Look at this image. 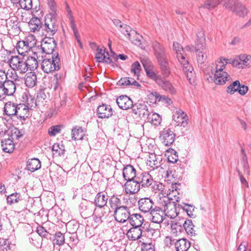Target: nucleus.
Wrapping results in <instances>:
<instances>
[{"label":"nucleus","mask_w":251,"mask_h":251,"mask_svg":"<svg viewBox=\"0 0 251 251\" xmlns=\"http://www.w3.org/2000/svg\"><path fill=\"white\" fill-rule=\"evenodd\" d=\"M152 47L159 65L161 77L163 79H166L171 74V69L165 49L156 41L152 42Z\"/></svg>","instance_id":"nucleus-1"},{"label":"nucleus","mask_w":251,"mask_h":251,"mask_svg":"<svg viewBox=\"0 0 251 251\" xmlns=\"http://www.w3.org/2000/svg\"><path fill=\"white\" fill-rule=\"evenodd\" d=\"M205 78L209 82H213L216 85H223L231 79V77L226 72L218 69L215 70L212 66H208L204 71Z\"/></svg>","instance_id":"nucleus-2"},{"label":"nucleus","mask_w":251,"mask_h":251,"mask_svg":"<svg viewBox=\"0 0 251 251\" xmlns=\"http://www.w3.org/2000/svg\"><path fill=\"white\" fill-rule=\"evenodd\" d=\"M173 49L176 52V58L180 63L187 78L190 80L195 73L193 71V68L185 58L186 54L183 48L177 42H174Z\"/></svg>","instance_id":"nucleus-3"},{"label":"nucleus","mask_w":251,"mask_h":251,"mask_svg":"<svg viewBox=\"0 0 251 251\" xmlns=\"http://www.w3.org/2000/svg\"><path fill=\"white\" fill-rule=\"evenodd\" d=\"M16 90L13 80L7 79V75L4 71L0 70V100L6 96H13Z\"/></svg>","instance_id":"nucleus-4"},{"label":"nucleus","mask_w":251,"mask_h":251,"mask_svg":"<svg viewBox=\"0 0 251 251\" xmlns=\"http://www.w3.org/2000/svg\"><path fill=\"white\" fill-rule=\"evenodd\" d=\"M8 63L11 69L15 71V74L12 73L11 76L13 80H17L18 79L17 74L23 75L26 72V65L24 57L12 56L8 60Z\"/></svg>","instance_id":"nucleus-5"},{"label":"nucleus","mask_w":251,"mask_h":251,"mask_svg":"<svg viewBox=\"0 0 251 251\" xmlns=\"http://www.w3.org/2000/svg\"><path fill=\"white\" fill-rule=\"evenodd\" d=\"M144 67L147 76L151 79L154 80L160 87L171 94H174L175 93V89L169 81L163 79L161 75H157L151 70L149 69L144 64Z\"/></svg>","instance_id":"nucleus-6"},{"label":"nucleus","mask_w":251,"mask_h":251,"mask_svg":"<svg viewBox=\"0 0 251 251\" xmlns=\"http://www.w3.org/2000/svg\"><path fill=\"white\" fill-rule=\"evenodd\" d=\"M158 204L162 208L165 215L171 218H174L178 215L176 204L168 197H163L158 200Z\"/></svg>","instance_id":"nucleus-7"},{"label":"nucleus","mask_w":251,"mask_h":251,"mask_svg":"<svg viewBox=\"0 0 251 251\" xmlns=\"http://www.w3.org/2000/svg\"><path fill=\"white\" fill-rule=\"evenodd\" d=\"M58 27L56 17L53 15H47L45 17L44 24L42 26V35L45 37L52 36L57 31Z\"/></svg>","instance_id":"nucleus-8"},{"label":"nucleus","mask_w":251,"mask_h":251,"mask_svg":"<svg viewBox=\"0 0 251 251\" xmlns=\"http://www.w3.org/2000/svg\"><path fill=\"white\" fill-rule=\"evenodd\" d=\"M60 58L58 53H54L48 58L43 59L42 62V69L43 71L47 74L55 71H58L60 69Z\"/></svg>","instance_id":"nucleus-9"},{"label":"nucleus","mask_w":251,"mask_h":251,"mask_svg":"<svg viewBox=\"0 0 251 251\" xmlns=\"http://www.w3.org/2000/svg\"><path fill=\"white\" fill-rule=\"evenodd\" d=\"M196 51L197 53V61L199 64H203L207 59V55L205 52L200 51L201 49L203 50L205 46V37L203 30L199 31L197 34V39L196 42Z\"/></svg>","instance_id":"nucleus-10"},{"label":"nucleus","mask_w":251,"mask_h":251,"mask_svg":"<svg viewBox=\"0 0 251 251\" xmlns=\"http://www.w3.org/2000/svg\"><path fill=\"white\" fill-rule=\"evenodd\" d=\"M226 63H230L234 67L244 68L251 65V56L247 54H241L235 59H226Z\"/></svg>","instance_id":"nucleus-11"},{"label":"nucleus","mask_w":251,"mask_h":251,"mask_svg":"<svg viewBox=\"0 0 251 251\" xmlns=\"http://www.w3.org/2000/svg\"><path fill=\"white\" fill-rule=\"evenodd\" d=\"M56 46V43L53 38L50 37H45L42 39L40 48H38L42 52L49 54L51 56L53 54Z\"/></svg>","instance_id":"nucleus-12"},{"label":"nucleus","mask_w":251,"mask_h":251,"mask_svg":"<svg viewBox=\"0 0 251 251\" xmlns=\"http://www.w3.org/2000/svg\"><path fill=\"white\" fill-rule=\"evenodd\" d=\"M226 7L235 12L239 17H244L248 13V10L246 7L238 1L231 0V3L226 4Z\"/></svg>","instance_id":"nucleus-13"},{"label":"nucleus","mask_w":251,"mask_h":251,"mask_svg":"<svg viewBox=\"0 0 251 251\" xmlns=\"http://www.w3.org/2000/svg\"><path fill=\"white\" fill-rule=\"evenodd\" d=\"M31 39V37L26 38L24 40L19 41L17 44V50L18 53L23 57L32 48L35 43L32 42Z\"/></svg>","instance_id":"nucleus-14"},{"label":"nucleus","mask_w":251,"mask_h":251,"mask_svg":"<svg viewBox=\"0 0 251 251\" xmlns=\"http://www.w3.org/2000/svg\"><path fill=\"white\" fill-rule=\"evenodd\" d=\"M176 134L170 128H164L160 133V138L166 146H169L173 144L175 140Z\"/></svg>","instance_id":"nucleus-15"},{"label":"nucleus","mask_w":251,"mask_h":251,"mask_svg":"<svg viewBox=\"0 0 251 251\" xmlns=\"http://www.w3.org/2000/svg\"><path fill=\"white\" fill-rule=\"evenodd\" d=\"M130 215L129 209L125 206L119 207L114 211L115 219L119 223L126 222L129 220Z\"/></svg>","instance_id":"nucleus-16"},{"label":"nucleus","mask_w":251,"mask_h":251,"mask_svg":"<svg viewBox=\"0 0 251 251\" xmlns=\"http://www.w3.org/2000/svg\"><path fill=\"white\" fill-rule=\"evenodd\" d=\"M124 186L125 192L127 194L133 195L137 193L140 189V186L137 177L133 179L127 180Z\"/></svg>","instance_id":"nucleus-17"},{"label":"nucleus","mask_w":251,"mask_h":251,"mask_svg":"<svg viewBox=\"0 0 251 251\" xmlns=\"http://www.w3.org/2000/svg\"><path fill=\"white\" fill-rule=\"evenodd\" d=\"M150 219L152 222L156 224L161 223L165 214L162 208L160 205L155 206L150 212Z\"/></svg>","instance_id":"nucleus-18"},{"label":"nucleus","mask_w":251,"mask_h":251,"mask_svg":"<svg viewBox=\"0 0 251 251\" xmlns=\"http://www.w3.org/2000/svg\"><path fill=\"white\" fill-rule=\"evenodd\" d=\"M133 112L143 119H146L151 111L145 103H136L132 109Z\"/></svg>","instance_id":"nucleus-19"},{"label":"nucleus","mask_w":251,"mask_h":251,"mask_svg":"<svg viewBox=\"0 0 251 251\" xmlns=\"http://www.w3.org/2000/svg\"><path fill=\"white\" fill-rule=\"evenodd\" d=\"M173 119L177 123V126L185 127L187 124L188 117L184 112L180 109H176L174 111Z\"/></svg>","instance_id":"nucleus-20"},{"label":"nucleus","mask_w":251,"mask_h":251,"mask_svg":"<svg viewBox=\"0 0 251 251\" xmlns=\"http://www.w3.org/2000/svg\"><path fill=\"white\" fill-rule=\"evenodd\" d=\"M27 101L28 106L24 103H20L18 104L17 110L16 111V116L21 120L25 121L26 118L30 116V113L29 112V106H30V103H29L28 98L27 99Z\"/></svg>","instance_id":"nucleus-21"},{"label":"nucleus","mask_w":251,"mask_h":251,"mask_svg":"<svg viewBox=\"0 0 251 251\" xmlns=\"http://www.w3.org/2000/svg\"><path fill=\"white\" fill-rule=\"evenodd\" d=\"M138 203L139 209L144 213L150 212L154 204L153 201L150 198H142L138 201Z\"/></svg>","instance_id":"nucleus-22"},{"label":"nucleus","mask_w":251,"mask_h":251,"mask_svg":"<svg viewBox=\"0 0 251 251\" xmlns=\"http://www.w3.org/2000/svg\"><path fill=\"white\" fill-rule=\"evenodd\" d=\"M116 102L118 106L123 110H126L133 106L131 99L126 95L120 96L117 98Z\"/></svg>","instance_id":"nucleus-23"},{"label":"nucleus","mask_w":251,"mask_h":251,"mask_svg":"<svg viewBox=\"0 0 251 251\" xmlns=\"http://www.w3.org/2000/svg\"><path fill=\"white\" fill-rule=\"evenodd\" d=\"M97 113L100 118H108L112 115V109L110 105L102 104L97 108Z\"/></svg>","instance_id":"nucleus-24"},{"label":"nucleus","mask_w":251,"mask_h":251,"mask_svg":"<svg viewBox=\"0 0 251 251\" xmlns=\"http://www.w3.org/2000/svg\"><path fill=\"white\" fill-rule=\"evenodd\" d=\"M175 244L176 251H187L190 247V243L185 238L180 239L175 241L171 240V244Z\"/></svg>","instance_id":"nucleus-25"},{"label":"nucleus","mask_w":251,"mask_h":251,"mask_svg":"<svg viewBox=\"0 0 251 251\" xmlns=\"http://www.w3.org/2000/svg\"><path fill=\"white\" fill-rule=\"evenodd\" d=\"M33 56H28L25 59L26 65V72L29 71H33L37 68L38 63L37 59H38V52H34Z\"/></svg>","instance_id":"nucleus-26"},{"label":"nucleus","mask_w":251,"mask_h":251,"mask_svg":"<svg viewBox=\"0 0 251 251\" xmlns=\"http://www.w3.org/2000/svg\"><path fill=\"white\" fill-rule=\"evenodd\" d=\"M137 178L140 186L143 187H148L153 182L152 176L148 173H143Z\"/></svg>","instance_id":"nucleus-27"},{"label":"nucleus","mask_w":251,"mask_h":251,"mask_svg":"<svg viewBox=\"0 0 251 251\" xmlns=\"http://www.w3.org/2000/svg\"><path fill=\"white\" fill-rule=\"evenodd\" d=\"M142 233V227H132L127 231L126 235L130 240L135 241L141 237Z\"/></svg>","instance_id":"nucleus-28"},{"label":"nucleus","mask_w":251,"mask_h":251,"mask_svg":"<svg viewBox=\"0 0 251 251\" xmlns=\"http://www.w3.org/2000/svg\"><path fill=\"white\" fill-rule=\"evenodd\" d=\"M108 196L106 193L99 192L94 199L95 205L99 207H104L107 204Z\"/></svg>","instance_id":"nucleus-29"},{"label":"nucleus","mask_w":251,"mask_h":251,"mask_svg":"<svg viewBox=\"0 0 251 251\" xmlns=\"http://www.w3.org/2000/svg\"><path fill=\"white\" fill-rule=\"evenodd\" d=\"M123 176L125 180L135 178L137 177L135 169L131 165H126L123 169Z\"/></svg>","instance_id":"nucleus-30"},{"label":"nucleus","mask_w":251,"mask_h":251,"mask_svg":"<svg viewBox=\"0 0 251 251\" xmlns=\"http://www.w3.org/2000/svg\"><path fill=\"white\" fill-rule=\"evenodd\" d=\"M28 26L31 32H36L42 30L43 24L39 18L33 17L28 22Z\"/></svg>","instance_id":"nucleus-31"},{"label":"nucleus","mask_w":251,"mask_h":251,"mask_svg":"<svg viewBox=\"0 0 251 251\" xmlns=\"http://www.w3.org/2000/svg\"><path fill=\"white\" fill-rule=\"evenodd\" d=\"M128 220L132 227H142L144 218L139 214H133L130 215Z\"/></svg>","instance_id":"nucleus-32"},{"label":"nucleus","mask_w":251,"mask_h":251,"mask_svg":"<svg viewBox=\"0 0 251 251\" xmlns=\"http://www.w3.org/2000/svg\"><path fill=\"white\" fill-rule=\"evenodd\" d=\"M17 107L18 104L8 101L4 105V112L6 115L10 117L16 116L17 111L16 110H17Z\"/></svg>","instance_id":"nucleus-33"},{"label":"nucleus","mask_w":251,"mask_h":251,"mask_svg":"<svg viewBox=\"0 0 251 251\" xmlns=\"http://www.w3.org/2000/svg\"><path fill=\"white\" fill-rule=\"evenodd\" d=\"M37 82V76L34 73H27L25 76V85L30 88L34 87Z\"/></svg>","instance_id":"nucleus-34"},{"label":"nucleus","mask_w":251,"mask_h":251,"mask_svg":"<svg viewBox=\"0 0 251 251\" xmlns=\"http://www.w3.org/2000/svg\"><path fill=\"white\" fill-rule=\"evenodd\" d=\"M161 157L156 156L155 154L151 153L150 155L148 160V164L152 168L153 170L157 169L160 165Z\"/></svg>","instance_id":"nucleus-35"},{"label":"nucleus","mask_w":251,"mask_h":251,"mask_svg":"<svg viewBox=\"0 0 251 251\" xmlns=\"http://www.w3.org/2000/svg\"><path fill=\"white\" fill-rule=\"evenodd\" d=\"M26 168L29 171L33 172L41 168V162L37 158L29 159L27 162Z\"/></svg>","instance_id":"nucleus-36"},{"label":"nucleus","mask_w":251,"mask_h":251,"mask_svg":"<svg viewBox=\"0 0 251 251\" xmlns=\"http://www.w3.org/2000/svg\"><path fill=\"white\" fill-rule=\"evenodd\" d=\"M146 120L148 122H150L152 125L157 126L160 124L162 119L158 114L151 111Z\"/></svg>","instance_id":"nucleus-37"},{"label":"nucleus","mask_w":251,"mask_h":251,"mask_svg":"<svg viewBox=\"0 0 251 251\" xmlns=\"http://www.w3.org/2000/svg\"><path fill=\"white\" fill-rule=\"evenodd\" d=\"M2 150L7 153L12 152L14 149V144L12 140L6 139L1 141Z\"/></svg>","instance_id":"nucleus-38"},{"label":"nucleus","mask_w":251,"mask_h":251,"mask_svg":"<svg viewBox=\"0 0 251 251\" xmlns=\"http://www.w3.org/2000/svg\"><path fill=\"white\" fill-rule=\"evenodd\" d=\"M84 136V131L81 127H75L72 130V138L74 140H82Z\"/></svg>","instance_id":"nucleus-39"},{"label":"nucleus","mask_w":251,"mask_h":251,"mask_svg":"<svg viewBox=\"0 0 251 251\" xmlns=\"http://www.w3.org/2000/svg\"><path fill=\"white\" fill-rule=\"evenodd\" d=\"M113 23L117 27H118V28H124V29H126V32H129V33H128L129 36L135 34V31L134 30L131 29L129 26L126 24H122V22L120 20L118 19H114L113 20Z\"/></svg>","instance_id":"nucleus-40"},{"label":"nucleus","mask_w":251,"mask_h":251,"mask_svg":"<svg viewBox=\"0 0 251 251\" xmlns=\"http://www.w3.org/2000/svg\"><path fill=\"white\" fill-rule=\"evenodd\" d=\"M183 226L186 232L191 236L196 234V230L194 229V226L191 220H187L183 224Z\"/></svg>","instance_id":"nucleus-41"},{"label":"nucleus","mask_w":251,"mask_h":251,"mask_svg":"<svg viewBox=\"0 0 251 251\" xmlns=\"http://www.w3.org/2000/svg\"><path fill=\"white\" fill-rule=\"evenodd\" d=\"M54 155L61 156L64 153L65 148L62 144L55 143L52 147Z\"/></svg>","instance_id":"nucleus-42"},{"label":"nucleus","mask_w":251,"mask_h":251,"mask_svg":"<svg viewBox=\"0 0 251 251\" xmlns=\"http://www.w3.org/2000/svg\"><path fill=\"white\" fill-rule=\"evenodd\" d=\"M109 203L110 207L113 209L116 210L119 207H121V200L116 196L112 197L109 200Z\"/></svg>","instance_id":"nucleus-43"},{"label":"nucleus","mask_w":251,"mask_h":251,"mask_svg":"<svg viewBox=\"0 0 251 251\" xmlns=\"http://www.w3.org/2000/svg\"><path fill=\"white\" fill-rule=\"evenodd\" d=\"M65 237L61 232H57L54 235V238L53 239V244L61 246L64 243Z\"/></svg>","instance_id":"nucleus-44"},{"label":"nucleus","mask_w":251,"mask_h":251,"mask_svg":"<svg viewBox=\"0 0 251 251\" xmlns=\"http://www.w3.org/2000/svg\"><path fill=\"white\" fill-rule=\"evenodd\" d=\"M6 200L7 203L9 204L17 203L20 200H21V195L19 193H13L8 196L7 197Z\"/></svg>","instance_id":"nucleus-45"},{"label":"nucleus","mask_w":251,"mask_h":251,"mask_svg":"<svg viewBox=\"0 0 251 251\" xmlns=\"http://www.w3.org/2000/svg\"><path fill=\"white\" fill-rule=\"evenodd\" d=\"M240 86V81L236 80L231 83L226 88V92L230 94H233L236 91H238L239 86Z\"/></svg>","instance_id":"nucleus-46"},{"label":"nucleus","mask_w":251,"mask_h":251,"mask_svg":"<svg viewBox=\"0 0 251 251\" xmlns=\"http://www.w3.org/2000/svg\"><path fill=\"white\" fill-rule=\"evenodd\" d=\"M183 204H184L183 206L181 205L180 206L186 212L187 215L191 218L195 217V215L193 213L195 210V207L193 205L187 204L186 203Z\"/></svg>","instance_id":"nucleus-47"},{"label":"nucleus","mask_w":251,"mask_h":251,"mask_svg":"<svg viewBox=\"0 0 251 251\" xmlns=\"http://www.w3.org/2000/svg\"><path fill=\"white\" fill-rule=\"evenodd\" d=\"M107 215V212L105 211V208L99 207L94 209L93 214V216H99L102 219Z\"/></svg>","instance_id":"nucleus-48"},{"label":"nucleus","mask_w":251,"mask_h":251,"mask_svg":"<svg viewBox=\"0 0 251 251\" xmlns=\"http://www.w3.org/2000/svg\"><path fill=\"white\" fill-rule=\"evenodd\" d=\"M19 2L21 7L24 9L28 10L32 7V0H19Z\"/></svg>","instance_id":"nucleus-49"},{"label":"nucleus","mask_w":251,"mask_h":251,"mask_svg":"<svg viewBox=\"0 0 251 251\" xmlns=\"http://www.w3.org/2000/svg\"><path fill=\"white\" fill-rule=\"evenodd\" d=\"M105 50H103L101 49L98 48L96 53V58L98 62H103L105 58Z\"/></svg>","instance_id":"nucleus-50"},{"label":"nucleus","mask_w":251,"mask_h":251,"mask_svg":"<svg viewBox=\"0 0 251 251\" xmlns=\"http://www.w3.org/2000/svg\"><path fill=\"white\" fill-rule=\"evenodd\" d=\"M141 70V65L139 62L136 61L132 65L131 71L134 75L138 76Z\"/></svg>","instance_id":"nucleus-51"},{"label":"nucleus","mask_w":251,"mask_h":251,"mask_svg":"<svg viewBox=\"0 0 251 251\" xmlns=\"http://www.w3.org/2000/svg\"><path fill=\"white\" fill-rule=\"evenodd\" d=\"M124 200L126 201V202L127 205H129L130 206H132L133 205H135L136 203L137 200L135 196L134 195L130 196L126 195L125 198Z\"/></svg>","instance_id":"nucleus-52"},{"label":"nucleus","mask_w":251,"mask_h":251,"mask_svg":"<svg viewBox=\"0 0 251 251\" xmlns=\"http://www.w3.org/2000/svg\"><path fill=\"white\" fill-rule=\"evenodd\" d=\"M219 3V0H206L204 6L208 9H212Z\"/></svg>","instance_id":"nucleus-53"},{"label":"nucleus","mask_w":251,"mask_h":251,"mask_svg":"<svg viewBox=\"0 0 251 251\" xmlns=\"http://www.w3.org/2000/svg\"><path fill=\"white\" fill-rule=\"evenodd\" d=\"M48 3L50 9V12L48 15H53L54 17H56L55 3L54 0H48Z\"/></svg>","instance_id":"nucleus-54"},{"label":"nucleus","mask_w":251,"mask_h":251,"mask_svg":"<svg viewBox=\"0 0 251 251\" xmlns=\"http://www.w3.org/2000/svg\"><path fill=\"white\" fill-rule=\"evenodd\" d=\"M60 127L59 126H51L49 129V134L50 136H55L60 131Z\"/></svg>","instance_id":"nucleus-55"},{"label":"nucleus","mask_w":251,"mask_h":251,"mask_svg":"<svg viewBox=\"0 0 251 251\" xmlns=\"http://www.w3.org/2000/svg\"><path fill=\"white\" fill-rule=\"evenodd\" d=\"M225 58H221L220 61L218 62V64L216 65L215 68V70H218V69H221V70L224 71L226 65L227 64L226 63L227 60Z\"/></svg>","instance_id":"nucleus-56"},{"label":"nucleus","mask_w":251,"mask_h":251,"mask_svg":"<svg viewBox=\"0 0 251 251\" xmlns=\"http://www.w3.org/2000/svg\"><path fill=\"white\" fill-rule=\"evenodd\" d=\"M142 251H155L154 246L152 243H143Z\"/></svg>","instance_id":"nucleus-57"},{"label":"nucleus","mask_w":251,"mask_h":251,"mask_svg":"<svg viewBox=\"0 0 251 251\" xmlns=\"http://www.w3.org/2000/svg\"><path fill=\"white\" fill-rule=\"evenodd\" d=\"M142 38L141 36H140L136 32V35H134L131 36V38L128 39L130 41H131L133 43L137 45H140L141 44V38Z\"/></svg>","instance_id":"nucleus-58"},{"label":"nucleus","mask_w":251,"mask_h":251,"mask_svg":"<svg viewBox=\"0 0 251 251\" xmlns=\"http://www.w3.org/2000/svg\"><path fill=\"white\" fill-rule=\"evenodd\" d=\"M126 78V86L133 85L136 87L140 86V85L134 78L131 77Z\"/></svg>","instance_id":"nucleus-59"},{"label":"nucleus","mask_w":251,"mask_h":251,"mask_svg":"<svg viewBox=\"0 0 251 251\" xmlns=\"http://www.w3.org/2000/svg\"><path fill=\"white\" fill-rule=\"evenodd\" d=\"M36 231L37 233L41 237H46L49 233L43 226H39L37 228Z\"/></svg>","instance_id":"nucleus-60"},{"label":"nucleus","mask_w":251,"mask_h":251,"mask_svg":"<svg viewBox=\"0 0 251 251\" xmlns=\"http://www.w3.org/2000/svg\"><path fill=\"white\" fill-rule=\"evenodd\" d=\"M249 89L247 86L242 85H241L240 84V86H239V89H238V92L241 95H245L248 92Z\"/></svg>","instance_id":"nucleus-61"},{"label":"nucleus","mask_w":251,"mask_h":251,"mask_svg":"<svg viewBox=\"0 0 251 251\" xmlns=\"http://www.w3.org/2000/svg\"><path fill=\"white\" fill-rule=\"evenodd\" d=\"M241 164L243 168L244 172L246 175H250V167L248 162H241Z\"/></svg>","instance_id":"nucleus-62"},{"label":"nucleus","mask_w":251,"mask_h":251,"mask_svg":"<svg viewBox=\"0 0 251 251\" xmlns=\"http://www.w3.org/2000/svg\"><path fill=\"white\" fill-rule=\"evenodd\" d=\"M175 171L172 170H168L165 174V177L168 178V180H171L172 178H175Z\"/></svg>","instance_id":"nucleus-63"},{"label":"nucleus","mask_w":251,"mask_h":251,"mask_svg":"<svg viewBox=\"0 0 251 251\" xmlns=\"http://www.w3.org/2000/svg\"><path fill=\"white\" fill-rule=\"evenodd\" d=\"M237 172L238 173V175L240 177V179L241 183L243 185H245L246 187L248 188L249 185L247 181L246 180L245 178L243 176V175L241 174V172L239 170H237Z\"/></svg>","instance_id":"nucleus-64"}]
</instances>
